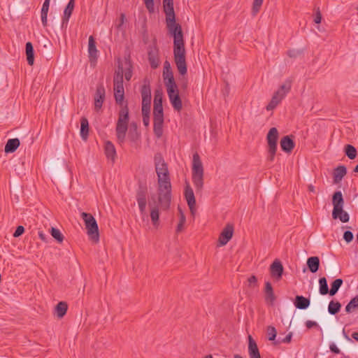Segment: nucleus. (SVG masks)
<instances>
[{"label":"nucleus","instance_id":"1","mask_svg":"<svg viewBox=\"0 0 358 358\" xmlns=\"http://www.w3.org/2000/svg\"><path fill=\"white\" fill-rule=\"evenodd\" d=\"M113 95L116 103L121 107L118 113V120L116 125V136L117 140L122 143L124 141L129 123V108L127 101L124 100V90L121 80L113 79Z\"/></svg>","mask_w":358,"mask_h":358},{"label":"nucleus","instance_id":"2","mask_svg":"<svg viewBox=\"0 0 358 358\" xmlns=\"http://www.w3.org/2000/svg\"><path fill=\"white\" fill-rule=\"evenodd\" d=\"M192 182L196 192H201L203 186V168L198 153L193 155Z\"/></svg>","mask_w":358,"mask_h":358},{"label":"nucleus","instance_id":"3","mask_svg":"<svg viewBox=\"0 0 358 358\" xmlns=\"http://www.w3.org/2000/svg\"><path fill=\"white\" fill-rule=\"evenodd\" d=\"M158 185V203L161 209L167 210L171 201V181L159 182Z\"/></svg>","mask_w":358,"mask_h":358},{"label":"nucleus","instance_id":"4","mask_svg":"<svg viewBox=\"0 0 358 358\" xmlns=\"http://www.w3.org/2000/svg\"><path fill=\"white\" fill-rule=\"evenodd\" d=\"M158 185V203L161 209L167 210L171 201V181L159 182Z\"/></svg>","mask_w":358,"mask_h":358},{"label":"nucleus","instance_id":"5","mask_svg":"<svg viewBox=\"0 0 358 358\" xmlns=\"http://www.w3.org/2000/svg\"><path fill=\"white\" fill-rule=\"evenodd\" d=\"M80 215L84 221L87 234L90 238L96 243L98 242L99 234L96 220L91 213L83 212Z\"/></svg>","mask_w":358,"mask_h":358},{"label":"nucleus","instance_id":"6","mask_svg":"<svg viewBox=\"0 0 358 358\" xmlns=\"http://www.w3.org/2000/svg\"><path fill=\"white\" fill-rule=\"evenodd\" d=\"M118 66L117 71H115V80L119 81L121 80L123 83V76H124L125 79L129 81L132 77V64L130 60V57H125L123 60L118 59L117 60Z\"/></svg>","mask_w":358,"mask_h":358},{"label":"nucleus","instance_id":"7","mask_svg":"<svg viewBox=\"0 0 358 358\" xmlns=\"http://www.w3.org/2000/svg\"><path fill=\"white\" fill-rule=\"evenodd\" d=\"M185 45L173 47L174 62L180 75L187 74V67L185 58Z\"/></svg>","mask_w":358,"mask_h":358},{"label":"nucleus","instance_id":"8","mask_svg":"<svg viewBox=\"0 0 358 358\" xmlns=\"http://www.w3.org/2000/svg\"><path fill=\"white\" fill-rule=\"evenodd\" d=\"M166 21L169 31L173 37V47L185 45L182 27L176 22V18H174L173 22L169 20H166Z\"/></svg>","mask_w":358,"mask_h":358},{"label":"nucleus","instance_id":"9","mask_svg":"<svg viewBox=\"0 0 358 358\" xmlns=\"http://www.w3.org/2000/svg\"><path fill=\"white\" fill-rule=\"evenodd\" d=\"M154 159L155 171L158 177V182L163 181H171L167 164L165 163L161 155H155Z\"/></svg>","mask_w":358,"mask_h":358},{"label":"nucleus","instance_id":"10","mask_svg":"<svg viewBox=\"0 0 358 358\" xmlns=\"http://www.w3.org/2000/svg\"><path fill=\"white\" fill-rule=\"evenodd\" d=\"M166 92L170 103L173 109L178 112L180 111L182 108V103L179 95V90L178 87H171V88L170 87L169 89H166Z\"/></svg>","mask_w":358,"mask_h":358},{"label":"nucleus","instance_id":"11","mask_svg":"<svg viewBox=\"0 0 358 358\" xmlns=\"http://www.w3.org/2000/svg\"><path fill=\"white\" fill-rule=\"evenodd\" d=\"M332 204L334 206L332 210V217H335L337 216L338 213L341 212L344 206V199L341 191H336L333 194Z\"/></svg>","mask_w":358,"mask_h":358},{"label":"nucleus","instance_id":"12","mask_svg":"<svg viewBox=\"0 0 358 358\" xmlns=\"http://www.w3.org/2000/svg\"><path fill=\"white\" fill-rule=\"evenodd\" d=\"M148 58L150 67L152 69H156L159 66V49L156 45H150L148 47Z\"/></svg>","mask_w":358,"mask_h":358},{"label":"nucleus","instance_id":"13","mask_svg":"<svg viewBox=\"0 0 358 358\" xmlns=\"http://www.w3.org/2000/svg\"><path fill=\"white\" fill-rule=\"evenodd\" d=\"M162 99V92L159 90H156L154 96L153 117H164Z\"/></svg>","mask_w":358,"mask_h":358},{"label":"nucleus","instance_id":"14","mask_svg":"<svg viewBox=\"0 0 358 358\" xmlns=\"http://www.w3.org/2000/svg\"><path fill=\"white\" fill-rule=\"evenodd\" d=\"M146 196L147 188L145 187L140 186L136 192V200L138 204L139 210L142 214L145 211L147 203Z\"/></svg>","mask_w":358,"mask_h":358},{"label":"nucleus","instance_id":"15","mask_svg":"<svg viewBox=\"0 0 358 358\" xmlns=\"http://www.w3.org/2000/svg\"><path fill=\"white\" fill-rule=\"evenodd\" d=\"M184 196L191 213H194V210L196 206V199L193 189L187 182L185 187Z\"/></svg>","mask_w":358,"mask_h":358},{"label":"nucleus","instance_id":"16","mask_svg":"<svg viewBox=\"0 0 358 358\" xmlns=\"http://www.w3.org/2000/svg\"><path fill=\"white\" fill-rule=\"evenodd\" d=\"M234 234V226L227 224L222 231L218 241L220 245H225L232 238Z\"/></svg>","mask_w":358,"mask_h":358},{"label":"nucleus","instance_id":"17","mask_svg":"<svg viewBox=\"0 0 358 358\" xmlns=\"http://www.w3.org/2000/svg\"><path fill=\"white\" fill-rule=\"evenodd\" d=\"M283 271V266L279 259H275L270 266L271 275L276 280L282 278Z\"/></svg>","mask_w":358,"mask_h":358},{"label":"nucleus","instance_id":"18","mask_svg":"<svg viewBox=\"0 0 358 358\" xmlns=\"http://www.w3.org/2000/svg\"><path fill=\"white\" fill-rule=\"evenodd\" d=\"M94 99V109L95 110L98 111L99 109H101L105 99V89L102 85H97Z\"/></svg>","mask_w":358,"mask_h":358},{"label":"nucleus","instance_id":"19","mask_svg":"<svg viewBox=\"0 0 358 358\" xmlns=\"http://www.w3.org/2000/svg\"><path fill=\"white\" fill-rule=\"evenodd\" d=\"M88 53L90 64L92 65H95L98 57V50L96 49V41L93 36H90L89 37Z\"/></svg>","mask_w":358,"mask_h":358},{"label":"nucleus","instance_id":"20","mask_svg":"<svg viewBox=\"0 0 358 358\" xmlns=\"http://www.w3.org/2000/svg\"><path fill=\"white\" fill-rule=\"evenodd\" d=\"M75 7V0H69L68 4L66 5L64 11V15L62 19V29H66L69 18L73 11Z\"/></svg>","mask_w":358,"mask_h":358},{"label":"nucleus","instance_id":"21","mask_svg":"<svg viewBox=\"0 0 358 358\" xmlns=\"http://www.w3.org/2000/svg\"><path fill=\"white\" fill-rule=\"evenodd\" d=\"M278 131L275 127H272L269 129L266 136L268 148L277 149V142L278 140Z\"/></svg>","mask_w":358,"mask_h":358},{"label":"nucleus","instance_id":"22","mask_svg":"<svg viewBox=\"0 0 358 358\" xmlns=\"http://www.w3.org/2000/svg\"><path fill=\"white\" fill-rule=\"evenodd\" d=\"M150 207V217L153 225L156 226L159 222V213L158 203L155 201V196H152V201L149 203Z\"/></svg>","mask_w":358,"mask_h":358},{"label":"nucleus","instance_id":"23","mask_svg":"<svg viewBox=\"0 0 358 358\" xmlns=\"http://www.w3.org/2000/svg\"><path fill=\"white\" fill-rule=\"evenodd\" d=\"M142 103H151V88L149 82L144 81L141 88Z\"/></svg>","mask_w":358,"mask_h":358},{"label":"nucleus","instance_id":"24","mask_svg":"<svg viewBox=\"0 0 358 358\" xmlns=\"http://www.w3.org/2000/svg\"><path fill=\"white\" fill-rule=\"evenodd\" d=\"M248 354L250 358H261L257 343L250 335L248 336Z\"/></svg>","mask_w":358,"mask_h":358},{"label":"nucleus","instance_id":"25","mask_svg":"<svg viewBox=\"0 0 358 358\" xmlns=\"http://www.w3.org/2000/svg\"><path fill=\"white\" fill-rule=\"evenodd\" d=\"M295 143L291 136H285L281 138L280 147L282 151L289 153L292 151Z\"/></svg>","mask_w":358,"mask_h":358},{"label":"nucleus","instance_id":"26","mask_svg":"<svg viewBox=\"0 0 358 358\" xmlns=\"http://www.w3.org/2000/svg\"><path fill=\"white\" fill-rule=\"evenodd\" d=\"M310 304V299L302 295H296L294 300V305L297 309L306 310L309 307Z\"/></svg>","mask_w":358,"mask_h":358},{"label":"nucleus","instance_id":"27","mask_svg":"<svg viewBox=\"0 0 358 358\" xmlns=\"http://www.w3.org/2000/svg\"><path fill=\"white\" fill-rule=\"evenodd\" d=\"M285 98V93L280 94V91H277L273 95L271 101L266 106V108L267 110H273Z\"/></svg>","mask_w":358,"mask_h":358},{"label":"nucleus","instance_id":"28","mask_svg":"<svg viewBox=\"0 0 358 358\" xmlns=\"http://www.w3.org/2000/svg\"><path fill=\"white\" fill-rule=\"evenodd\" d=\"M153 131L155 135L159 138L163 134L164 117H153Z\"/></svg>","mask_w":358,"mask_h":358},{"label":"nucleus","instance_id":"29","mask_svg":"<svg viewBox=\"0 0 358 358\" xmlns=\"http://www.w3.org/2000/svg\"><path fill=\"white\" fill-rule=\"evenodd\" d=\"M164 3V11L166 14V20H169L171 22L174 21L176 15L173 8V1H163Z\"/></svg>","mask_w":358,"mask_h":358},{"label":"nucleus","instance_id":"30","mask_svg":"<svg viewBox=\"0 0 358 358\" xmlns=\"http://www.w3.org/2000/svg\"><path fill=\"white\" fill-rule=\"evenodd\" d=\"M346 173H347V169L345 166L340 165V166H337L334 170V173H333L334 182L335 184L339 183L342 180L343 177L346 175Z\"/></svg>","mask_w":358,"mask_h":358},{"label":"nucleus","instance_id":"31","mask_svg":"<svg viewBox=\"0 0 358 358\" xmlns=\"http://www.w3.org/2000/svg\"><path fill=\"white\" fill-rule=\"evenodd\" d=\"M265 301L269 303L271 305H273L274 301H275V296L273 292V289L270 282H266L265 283Z\"/></svg>","mask_w":358,"mask_h":358},{"label":"nucleus","instance_id":"32","mask_svg":"<svg viewBox=\"0 0 358 358\" xmlns=\"http://www.w3.org/2000/svg\"><path fill=\"white\" fill-rule=\"evenodd\" d=\"M99 135L103 141V150L104 153L108 160H112V142L106 139V134L103 131H100Z\"/></svg>","mask_w":358,"mask_h":358},{"label":"nucleus","instance_id":"33","mask_svg":"<svg viewBox=\"0 0 358 358\" xmlns=\"http://www.w3.org/2000/svg\"><path fill=\"white\" fill-rule=\"evenodd\" d=\"M163 77H164V84H165L166 89H169L170 87L171 88V87H178L176 83L172 71H164Z\"/></svg>","mask_w":358,"mask_h":358},{"label":"nucleus","instance_id":"34","mask_svg":"<svg viewBox=\"0 0 358 358\" xmlns=\"http://www.w3.org/2000/svg\"><path fill=\"white\" fill-rule=\"evenodd\" d=\"M80 134L83 141H87L89 136V122L85 117L80 119Z\"/></svg>","mask_w":358,"mask_h":358},{"label":"nucleus","instance_id":"35","mask_svg":"<svg viewBox=\"0 0 358 358\" xmlns=\"http://www.w3.org/2000/svg\"><path fill=\"white\" fill-rule=\"evenodd\" d=\"M306 264L309 271L315 273L320 268V259L316 256L308 257Z\"/></svg>","mask_w":358,"mask_h":358},{"label":"nucleus","instance_id":"36","mask_svg":"<svg viewBox=\"0 0 358 358\" xmlns=\"http://www.w3.org/2000/svg\"><path fill=\"white\" fill-rule=\"evenodd\" d=\"M20 142L18 138H10L7 141L4 150L6 153L14 152L20 146Z\"/></svg>","mask_w":358,"mask_h":358},{"label":"nucleus","instance_id":"37","mask_svg":"<svg viewBox=\"0 0 358 358\" xmlns=\"http://www.w3.org/2000/svg\"><path fill=\"white\" fill-rule=\"evenodd\" d=\"M27 60L29 65L32 66L34 63V50L31 42H27L25 45Z\"/></svg>","mask_w":358,"mask_h":358},{"label":"nucleus","instance_id":"38","mask_svg":"<svg viewBox=\"0 0 358 358\" xmlns=\"http://www.w3.org/2000/svg\"><path fill=\"white\" fill-rule=\"evenodd\" d=\"M68 305L65 301L59 302L55 308V312L59 318H62L66 313Z\"/></svg>","mask_w":358,"mask_h":358},{"label":"nucleus","instance_id":"39","mask_svg":"<svg viewBox=\"0 0 358 358\" xmlns=\"http://www.w3.org/2000/svg\"><path fill=\"white\" fill-rule=\"evenodd\" d=\"M341 308V303L339 301H331L328 306V312L331 315L337 314Z\"/></svg>","mask_w":358,"mask_h":358},{"label":"nucleus","instance_id":"40","mask_svg":"<svg viewBox=\"0 0 358 358\" xmlns=\"http://www.w3.org/2000/svg\"><path fill=\"white\" fill-rule=\"evenodd\" d=\"M343 280L341 278H338L334 280L331 284V289H329V294L330 296H334L343 285Z\"/></svg>","mask_w":358,"mask_h":358},{"label":"nucleus","instance_id":"41","mask_svg":"<svg viewBox=\"0 0 358 358\" xmlns=\"http://www.w3.org/2000/svg\"><path fill=\"white\" fill-rule=\"evenodd\" d=\"M319 292L322 295H326L329 292L327 280L324 277L319 279Z\"/></svg>","mask_w":358,"mask_h":358},{"label":"nucleus","instance_id":"42","mask_svg":"<svg viewBox=\"0 0 358 358\" xmlns=\"http://www.w3.org/2000/svg\"><path fill=\"white\" fill-rule=\"evenodd\" d=\"M59 167L60 164L57 162H52L50 163V170L52 174L57 178H61L62 179H64V175L59 170Z\"/></svg>","mask_w":358,"mask_h":358},{"label":"nucleus","instance_id":"43","mask_svg":"<svg viewBox=\"0 0 358 358\" xmlns=\"http://www.w3.org/2000/svg\"><path fill=\"white\" fill-rule=\"evenodd\" d=\"M344 152L345 155L350 159H355L357 155L356 148L350 144H348L345 146Z\"/></svg>","mask_w":358,"mask_h":358},{"label":"nucleus","instance_id":"44","mask_svg":"<svg viewBox=\"0 0 358 358\" xmlns=\"http://www.w3.org/2000/svg\"><path fill=\"white\" fill-rule=\"evenodd\" d=\"M358 308V295L353 297L345 306V312L350 313L352 310Z\"/></svg>","mask_w":358,"mask_h":358},{"label":"nucleus","instance_id":"45","mask_svg":"<svg viewBox=\"0 0 358 358\" xmlns=\"http://www.w3.org/2000/svg\"><path fill=\"white\" fill-rule=\"evenodd\" d=\"M50 234L58 242L62 243L64 241V236L61 231L55 227H52L50 229Z\"/></svg>","mask_w":358,"mask_h":358},{"label":"nucleus","instance_id":"46","mask_svg":"<svg viewBox=\"0 0 358 358\" xmlns=\"http://www.w3.org/2000/svg\"><path fill=\"white\" fill-rule=\"evenodd\" d=\"M178 210L180 213V220L176 228L177 233H180L182 230L183 226L186 222L185 216L182 213V210L180 208H178Z\"/></svg>","mask_w":358,"mask_h":358},{"label":"nucleus","instance_id":"47","mask_svg":"<svg viewBox=\"0 0 358 358\" xmlns=\"http://www.w3.org/2000/svg\"><path fill=\"white\" fill-rule=\"evenodd\" d=\"M292 87V82L289 80H287L282 85H280V88L278 91H280V94L285 93V96L286 94L290 91Z\"/></svg>","mask_w":358,"mask_h":358},{"label":"nucleus","instance_id":"48","mask_svg":"<svg viewBox=\"0 0 358 358\" xmlns=\"http://www.w3.org/2000/svg\"><path fill=\"white\" fill-rule=\"evenodd\" d=\"M334 219H339L342 222H348L350 220V216L348 213L343 210V208H342V210L341 213H338L337 214V216L335 217H333Z\"/></svg>","mask_w":358,"mask_h":358},{"label":"nucleus","instance_id":"49","mask_svg":"<svg viewBox=\"0 0 358 358\" xmlns=\"http://www.w3.org/2000/svg\"><path fill=\"white\" fill-rule=\"evenodd\" d=\"M264 0H253L252 12L255 15L260 10Z\"/></svg>","mask_w":358,"mask_h":358},{"label":"nucleus","instance_id":"50","mask_svg":"<svg viewBox=\"0 0 358 358\" xmlns=\"http://www.w3.org/2000/svg\"><path fill=\"white\" fill-rule=\"evenodd\" d=\"M267 333H268V340L274 341L276 337V335H277V331H276L275 328L274 327L269 326L267 329Z\"/></svg>","mask_w":358,"mask_h":358},{"label":"nucleus","instance_id":"51","mask_svg":"<svg viewBox=\"0 0 358 358\" xmlns=\"http://www.w3.org/2000/svg\"><path fill=\"white\" fill-rule=\"evenodd\" d=\"M151 103H142V116L150 115Z\"/></svg>","mask_w":358,"mask_h":358},{"label":"nucleus","instance_id":"52","mask_svg":"<svg viewBox=\"0 0 358 358\" xmlns=\"http://www.w3.org/2000/svg\"><path fill=\"white\" fill-rule=\"evenodd\" d=\"M354 238V235L352 231L347 230L343 234V239L348 243H350Z\"/></svg>","mask_w":358,"mask_h":358},{"label":"nucleus","instance_id":"53","mask_svg":"<svg viewBox=\"0 0 358 358\" xmlns=\"http://www.w3.org/2000/svg\"><path fill=\"white\" fill-rule=\"evenodd\" d=\"M277 149L276 148H268V157L267 160L273 162L274 160Z\"/></svg>","mask_w":358,"mask_h":358},{"label":"nucleus","instance_id":"54","mask_svg":"<svg viewBox=\"0 0 358 358\" xmlns=\"http://www.w3.org/2000/svg\"><path fill=\"white\" fill-rule=\"evenodd\" d=\"M146 8L150 13L154 11V0H143Z\"/></svg>","mask_w":358,"mask_h":358},{"label":"nucleus","instance_id":"55","mask_svg":"<svg viewBox=\"0 0 358 358\" xmlns=\"http://www.w3.org/2000/svg\"><path fill=\"white\" fill-rule=\"evenodd\" d=\"M302 53L301 50H289L287 52V55L292 58H296Z\"/></svg>","mask_w":358,"mask_h":358},{"label":"nucleus","instance_id":"56","mask_svg":"<svg viewBox=\"0 0 358 358\" xmlns=\"http://www.w3.org/2000/svg\"><path fill=\"white\" fill-rule=\"evenodd\" d=\"M24 227L23 226L20 225L16 228V229L13 234V236L15 238H17V237L20 236L21 235H22L24 234Z\"/></svg>","mask_w":358,"mask_h":358},{"label":"nucleus","instance_id":"57","mask_svg":"<svg viewBox=\"0 0 358 358\" xmlns=\"http://www.w3.org/2000/svg\"><path fill=\"white\" fill-rule=\"evenodd\" d=\"M125 20V15L122 13L120 17V22L117 24V29L119 31L123 30V24Z\"/></svg>","mask_w":358,"mask_h":358},{"label":"nucleus","instance_id":"58","mask_svg":"<svg viewBox=\"0 0 358 358\" xmlns=\"http://www.w3.org/2000/svg\"><path fill=\"white\" fill-rule=\"evenodd\" d=\"M321 20H322V14L320 13V8H317L316 9L315 15L314 17V22L316 24H319L321 22Z\"/></svg>","mask_w":358,"mask_h":358},{"label":"nucleus","instance_id":"59","mask_svg":"<svg viewBox=\"0 0 358 358\" xmlns=\"http://www.w3.org/2000/svg\"><path fill=\"white\" fill-rule=\"evenodd\" d=\"M50 2V0H45L44 1L43 6H42V8H41V12L47 13H48Z\"/></svg>","mask_w":358,"mask_h":358},{"label":"nucleus","instance_id":"60","mask_svg":"<svg viewBox=\"0 0 358 358\" xmlns=\"http://www.w3.org/2000/svg\"><path fill=\"white\" fill-rule=\"evenodd\" d=\"M329 349L330 350L334 353V354H336V355H338L341 353V350H339V348L336 346V345L334 343H331L330 345H329Z\"/></svg>","mask_w":358,"mask_h":358},{"label":"nucleus","instance_id":"61","mask_svg":"<svg viewBox=\"0 0 358 358\" xmlns=\"http://www.w3.org/2000/svg\"><path fill=\"white\" fill-rule=\"evenodd\" d=\"M248 282L250 286L255 287L257 282V278L255 275H252L248 278Z\"/></svg>","mask_w":358,"mask_h":358},{"label":"nucleus","instance_id":"62","mask_svg":"<svg viewBox=\"0 0 358 358\" xmlns=\"http://www.w3.org/2000/svg\"><path fill=\"white\" fill-rule=\"evenodd\" d=\"M41 21H42V24L43 25V27H46L47 24H48V13H43V12H41Z\"/></svg>","mask_w":358,"mask_h":358},{"label":"nucleus","instance_id":"63","mask_svg":"<svg viewBox=\"0 0 358 358\" xmlns=\"http://www.w3.org/2000/svg\"><path fill=\"white\" fill-rule=\"evenodd\" d=\"M317 326H318L317 323L315 321L307 320L306 322V327L308 329H311L313 327H317Z\"/></svg>","mask_w":358,"mask_h":358},{"label":"nucleus","instance_id":"64","mask_svg":"<svg viewBox=\"0 0 358 358\" xmlns=\"http://www.w3.org/2000/svg\"><path fill=\"white\" fill-rule=\"evenodd\" d=\"M292 332H289L282 340V342L285 343H290L292 338Z\"/></svg>","mask_w":358,"mask_h":358}]
</instances>
